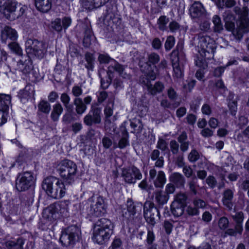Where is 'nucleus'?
<instances>
[{
    "instance_id": "1",
    "label": "nucleus",
    "mask_w": 249,
    "mask_h": 249,
    "mask_svg": "<svg viewBox=\"0 0 249 249\" xmlns=\"http://www.w3.org/2000/svg\"><path fill=\"white\" fill-rule=\"evenodd\" d=\"M234 11L239 15V19L236 22V28H235L234 21H229L227 18H225V26L228 31L232 32L235 38L239 41L244 34L249 32V9L247 7H244L242 10L238 7H235Z\"/></svg>"
},
{
    "instance_id": "2",
    "label": "nucleus",
    "mask_w": 249,
    "mask_h": 249,
    "mask_svg": "<svg viewBox=\"0 0 249 249\" xmlns=\"http://www.w3.org/2000/svg\"><path fill=\"white\" fill-rule=\"evenodd\" d=\"M113 224L109 219L104 218L99 219L93 228L92 241L99 245L106 244L113 234Z\"/></svg>"
},
{
    "instance_id": "3",
    "label": "nucleus",
    "mask_w": 249,
    "mask_h": 249,
    "mask_svg": "<svg viewBox=\"0 0 249 249\" xmlns=\"http://www.w3.org/2000/svg\"><path fill=\"white\" fill-rule=\"evenodd\" d=\"M197 49L198 52L197 60L196 65L200 67L201 63L213 57V53L216 49L215 41L209 36L202 34L198 35L197 36Z\"/></svg>"
},
{
    "instance_id": "4",
    "label": "nucleus",
    "mask_w": 249,
    "mask_h": 249,
    "mask_svg": "<svg viewBox=\"0 0 249 249\" xmlns=\"http://www.w3.org/2000/svg\"><path fill=\"white\" fill-rule=\"evenodd\" d=\"M80 210L83 213L95 217L102 216L106 212L107 205L101 196H93L87 201L80 203Z\"/></svg>"
},
{
    "instance_id": "5",
    "label": "nucleus",
    "mask_w": 249,
    "mask_h": 249,
    "mask_svg": "<svg viewBox=\"0 0 249 249\" xmlns=\"http://www.w3.org/2000/svg\"><path fill=\"white\" fill-rule=\"evenodd\" d=\"M56 169L61 178L71 183L73 181L76 176L77 165L73 161L65 159L57 164Z\"/></svg>"
},
{
    "instance_id": "6",
    "label": "nucleus",
    "mask_w": 249,
    "mask_h": 249,
    "mask_svg": "<svg viewBox=\"0 0 249 249\" xmlns=\"http://www.w3.org/2000/svg\"><path fill=\"white\" fill-rule=\"evenodd\" d=\"M80 235L81 231L78 228L69 227L62 232L60 241L64 246L73 244L79 240Z\"/></svg>"
},
{
    "instance_id": "7",
    "label": "nucleus",
    "mask_w": 249,
    "mask_h": 249,
    "mask_svg": "<svg viewBox=\"0 0 249 249\" xmlns=\"http://www.w3.org/2000/svg\"><path fill=\"white\" fill-rule=\"evenodd\" d=\"M124 66L120 64L117 62L112 61L111 65L108 66V71L107 74L108 75V78L106 82L103 79H101V87L106 89L107 88L111 82L112 78L113 77V73L115 71L118 72L122 77L124 78H129V75L126 74L125 72H124Z\"/></svg>"
},
{
    "instance_id": "8",
    "label": "nucleus",
    "mask_w": 249,
    "mask_h": 249,
    "mask_svg": "<svg viewBox=\"0 0 249 249\" xmlns=\"http://www.w3.org/2000/svg\"><path fill=\"white\" fill-rule=\"evenodd\" d=\"M35 178L31 172H25L19 174L16 179V187L19 191H24L33 186Z\"/></svg>"
},
{
    "instance_id": "9",
    "label": "nucleus",
    "mask_w": 249,
    "mask_h": 249,
    "mask_svg": "<svg viewBox=\"0 0 249 249\" xmlns=\"http://www.w3.org/2000/svg\"><path fill=\"white\" fill-rule=\"evenodd\" d=\"M156 75L157 72L152 70L146 73V79L143 81L148 92L153 95L161 92L164 89V86L161 82H156L154 84L151 83L150 80H154L156 78Z\"/></svg>"
},
{
    "instance_id": "10",
    "label": "nucleus",
    "mask_w": 249,
    "mask_h": 249,
    "mask_svg": "<svg viewBox=\"0 0 249 249\" xmlns=\"http://www.w3.org/2000/svg\"><path fill=\"white\" fill-rule=\"evenodd\" d=\"M186 199L187 196L183 193H178L175 196L171 205V212L175 216L178 217L182 215Z\"/></svg>"
},
{
    "instance_id": "11",
    "label": "nucleus",
    "mask_w": 249,
    "mask_h": 249,
    "mask_svg": "<svg viewBox=\"0 0 249 249\" xmlns=\"http://www.w3.org/2000/svg\"><path fill=\"white\" fill-rule=\"evenodd\" d=\"M11 100V97L10 95L0 94V126L7 121Z\"/></svg>"
},
{
    "instance_id": "12",
    "label": "nucleus",
    "mask_w": 249,
    "mask_h": 249,
    "mask_svg": "<svg viewBox=\"0 0 249 249\" xmlns=\"http://www.w3.org/2000/svg\"><path fill=\"white\" fill-rule=\"evenodd\" d=\"M125 181L128 183H134L136 179H141L142 174L139 169L135 166L123 169L122 174Z\"/></svg>"
},
{
    "instance_id": "13",
    "label": "nucleus",
    "mask_w": 249,
    "mask_h": 249,
    "mask_svg": "<svg viewBox=\"0 0 249 249\" xmlns=\"http://www.w3.org/2000/svg\"><path fill=\"white\" fill-rule=\"evenodd\" d=\"M155 213L160 214L158 209L154 208V204L150 201H146L143 206V214L146 221L152 225L156 223Z\"/></svg>"
},
{
    "instance_id": "14",
    "label": "nucleus",
    "mask_w": 249,
    "mask_h": 249,
    "mask_svg": "<svg viewBox=\"0 0 249 249\" xmlns=\"http://www.w3.org/2000/svg\"><path fill=\"white\" fill-rule=\"evenodd\" d=\"M58 178L51 176L47 177L42 182V189L50 197L54 198Z\"/></svg>"
},
{
    "instance_id": "15",
    "label": "nucleus",
    "mask_w": 249,
    "mask_h": 249,
    "mask_svg": "<svg viewBox=\"0 0 249 249\" xmlns=\"http://www.w3.org/2000/svg\"><path fill=\"white\" fill-rule=\"evenodd\" d=\"M101 109L98 107L92 108L84 118V123L89 126L93 124H99L101 121Z\"/></svg>"
},
{
    "instance_id": "16",
    "label": "nucleus",
    "mask_w": 249,
    "mask_h": 249,
    "mask_svg": "<svg viewBox=\"0 0 249 249\" xmlns=\"http://www.w3.org/2000/svg\"><path fill=\"white\" fill-rule=\"evenodd\" d=\"M18 5V3L16 1L7 0L4 3L3 13L6 18L10 20L17 18L16 13Z\"/></svg>"
},
{
    "instance_id": "17",
    "label": "nucleus",
    "mask_w": 249,
    "mask_h": 249,
    "mask_svg": "<svg viewBox=\"0 0 249 249\" xmlns=\"http://www.w3.org/2000/svg\"><path fill=\"white\" fill-rule=\"evenodd\" d=\"M17 31L9 27L6 26L1 31V39L2 42L6 43L8 39L15 41L18 38Z\"/></svg>"
},
{
    "instance_id": "18",
    "label": "nucleus",
    "mask_w": 249,
    "mask_h": 249,
    "mask_svg": "<svg viewBox=\"0 0 249 249\" xmlns=\"http://www.w3.org/2000/svg\"><path fill=\"white\" fill-rule=\"evenodd\" d=\"M35 89L34 87L31 85H27L24 89L20 90L18 96L21 102L25 103L28 100L34 97Z\"/></svg>"
},
{
    "instance_id": "19",
    "label": "nucleus",
    "mask_w": 249,
    "mask_h": 249,
    "mask_svg": "<svg viewBox=\"0 0 249 249\" xmlns=\"http://www.w3.org/2000/svg\"><path fill=\"white\" fill-rule=\"evenodd\" d=\"M189 11L192 18H199L205 14V9L202 3L198 1L195 2L191 5Z\"/></svg>"
},
{
    "instance_id": "20",
    "label": "nucleus",
    "mask_w": 249,
    "mask_h": 249,
    "mask_svg": "<svg viewBox=\"0 0 249 249\" xmlns=\"http://www.w3.org/2000/svg\"><path fill=\"white\" fill-rule=\"evenodd\" d=\"M233 195V191L231 189H226L223 193L222 199L223 204L230 210L232 209L233 206L232 203Z\"/></svg>"
},
{
    "instance_id": "21",
    "label": "nucleus",
    "mask_w": 249,
    "mask_h": 249,
    "mask_svg": "<svg viewBox=\"0 0 249 249\" xmlns=\"http://www.w3.org/2000/svg\"><path fill=\"white\" fill-rule=\"evenodd\" d=\"M120 139L118 142L117 147L123 149L129 145V134L128 132L124 128L119 134Z\"/></svg>"
},
{
    "instance_id": "22",
    "label": "nucleus",
    "mask_w": 249,
    "mask_h": 249,
    "mask_svg": "<svg viewBox=\"0 0 249 249\" xmlns=\"http://www.w3.org/2000/svg\"><path fill=\"white\" fill-rule=\"evenodd\" d=\"M36 8L42 12H48L52 7L51 0H35Z\"/></svg>"
},
{
    "instance_id": "23",
    "label": "nucleus",
    "mask_w": 249,
    "mask_h": 249,
    "mask_svg": "<svg viewBox=\"0 0 249 249\" xmlns=\"http://www.w3.org/2000/svg\"><path fill=\"white\" fill-rule=\"evenodd\" d=\"M56 191L55 199L62 198L66 194L67 188L62 180L58 178L57 185L55 186Z\"/></svg>"
},
{
    "instance_id": "24",
    "label": "nucleus",
    "mask_w": 249,
    "mask_h": 249,
    "mask_svg": "<svg viewBox=\"0 0 249 249\" xmlns=\"http://www.w3.org/2000/svg\"><path fill=\"white\" fill-rule=\"evenodd\" d=\"M41 45L40 46L35 47V50L32 54L38 57V58H43L47 52L48 45L44 42L39 41Z\"/></svg>"
},
{
    "instance_id": "25",
    "label": "nucleus",
    "mask_w": 249,
    "mask_h": 249,
    "mask_svg": "<svg viewBox=\"0 0 249 249\" xmlns=\"http://www.w3.org/2000/svg\"><path fill=\"white\" fill-rule=\"evenodd\" d=\"M170 181L174 183L177 187L183 186L185 180L182 175L178 173H172L169 177Z\"/></svg>"
},
{
    "instance_id": "26",
    "label": "nucleus",
    "mask_w": 249,
    "mask_h": 249,
    "mask_svg": "<svg viewBox=\"0 0 249 249\" xmlns=\"http://www.w3.org/2000/svg\"><path fill=\"white\" fill-rule=\"evenodd\" d=\"M82 5L86 9L92 10L100 7L101 3L100 0H83Z\"/></svg>"
},
{
    "instance_id": "27",
    "label": "nucleus",
    "mask_w": 249,
    "mask_h": 249,
    "mask_svg": "<svg viewBox=\"0 0 249 249\" xmlns=\"http://www.w3.org/2000/svg\"><path fill=\"white\" fill-rule=\"evenodd\" d=\"M40 46L41 45L39 43V41L36 39L29 38L25 42L26 51L29 54H32L35 50V47Z\"/></svg>"
},
{
    "instance_id": "28",
    "label": "nucleus",
    "mask_w": 249,
    "mask_h": 249,
    "mask_svg": "<svg viewBox=\"0 0 249 249\" xmlns=\"http://www.w3.org/2000/svg\"><path fill=\"white\" fill-rule=\"evenodd\" d=\"M155 199L159 205H163L167 202L169 199V196L161 191H158L155 194Z\"/></svg>"
},
{
    "instance_id": "29",
    "label": "nucleus",
    "mask_w": 249,
    "mask_h": 249,
    "mask_svg": "<svg viewBox=\"0 0 249 249\" xmlns=\"http://www.w3.org/2000/svg\"><path fill=\"white\" fill-rule=\"evenodd\" d=\"M73 103L76 107V111L78 114L81 115L86 110L87 107L81 98H76Z\"/></svg>"
},
{
    "instance_id": "30",
    "label": "nucleus",
    "mask_w": 249,
    "mask_h": 249,
    "mask_svg": "<svg viewBox=\"0 0 249 249\" xmlns=\"http://www.w3.org/2000/svg\"><path fill=\"white\" fill-rule=\"evenodd\" d=\"M63 107L60 103L55 104L53 107V110L51 113V118L54 121L58 120L59 116L63 112Z\"/></svg>"
},
{
    "instance_id": "31",
    "label": "nucleus",
    "mask_w": 249,
    "mask_h": 249,
    "mask_svg": "<svg viewBox=\"0 0 249 249\" xmlns=\"http://www.w3.org/2000/svg\"><path fill=\"white\" fill-rule=\"evenodd\" d=\"M212 21L214 25V31L221 33L224 28L220 18L218 15H214L213 17Z\"/></svg>"
},
{
    "instance_id": "32",
    "label": "nucleus",
    "mask_w": 249,
    "mask_h": 249,
    "mask_svg": "<svg viewBox=\"0 0 249 249\" xmlns=\"http://www.w3.org/2000/svg\"><path fill=\"white\" fill-rule=\"evenodd\" d=\"M166 181L164 173L160 171L158 172L157 178L154 181V184L156 187H162Z\"/></svg>"
},
{
    "instance_id": "33",
    "label": "nucleus",
    "mask_w": 249,
    "mask_h": 249,
    "mask_svg": "<svg viewBox=\"0 0 249 249\" xmlns=\"http://www.w3.org/2000/svg\"><path fill=\"white\" fill-rule=\"evenodd\" d=\"M24 242L21 239H18L16 242L9 241L6 246L8 249H22Z\"/></svg>"
},
{
    "instance_id": "34",
    "label": "nucleus",
    "mask_w": 249,
    "mask_h": 249,
    "mask_svg": "<svg viewBox=\"0 0 249 249\" xmlns=\"http://www.w3.org/2000/svg\"><path fill=\"white\" fill-rule=\"evenodd\" d=\"M127 211L124 209L123 211V215L127 217V215H133L136 213V208L131 201H127Z\"/></svg>"
},
{
    "instance_id": "35",
    "label": "nucleus",
    "mask_w": 249,
    "mask_h": 249,
    "mask_svg": "<svg viewBox=\"0 0 249 249\" xmlns=\"http://www.w3.org/2000/svg\"><path fill=\"white\" fill-rule=\"evenodd\" d=\"M38 109L44 113H49L51 110L50 104L45 100H41L38 105Z\"/></svg>"
},
{
    "instance_id": "36",
    "label": "nucleus",
    "mask_w": 249,
    "mask_h": 249,
    "mask_svg": "<svg viewBox=\"0 0 249 249\" xmlns=\"http://www.w3.org/2000/svg\"><path fill=\"white\" fill-rule=\"evenodd\" d=\"M9 49L13 53L17 55H21L22 54V50L18 44L14 41L13 42L8 44Z\"/></svg>"
},
{
    "instance_id": "37",
    "label": "nucleus",
    "mask_w": 249,
    "mask_h": 249,
    "mask_svg": "<svg viewBox=\"0 0 249 249\" xmlns=\"http://www.w3.org/2000/svg\"><path fill=\"white\" fill-rule=\"evenodd\" d=\"M102 143L105 149H109L112 145H114V148L117 147L116 142H113L112 140L107 136H104L102 138Z\"/></svg>"
},
{
    "instance_id": "38",
    "label": "nucleus",
    "mask_w": 249,
    "mask_h": 249,
    "mask_svg": "<svg viewBox=\"0 0 249 249\" xmlns=\"http://www.w3.org/2000/svg\"><path fill=\"white\" fill-rule=\"evenodd\" d=\"M169 22V19L165 16H160L157 21L158 28L160 30L164 31L166 29V25Z\"/></svg>"
},
{
    "instance_id": "39",
    "label": "nucleus",
    "mask_w": 249,
    "mask_h": 249,
    "mask_svg": "<svg viewBox=\"0 0 249 249\" xmlns=\"http://www.w3.org/2000/svg\"><path fill=\"white\" fill-rule=\"evenodd\" d=\"M176 59V62H172L174 75L177 78H180L183 76V72L177 62L178 61V58H177Z\"/></svg>"
},
{
    "instance_id": "40",
    "label": "nucleus",
    "mask_w": 249,
    "mask_h": 249,
    "mask_svg": "<svg viewBox=\"0 0 249 249\" xmlns=\"http://www.w3.org/2000/svg\"><path fill=\"white\" fill-rule=\"evenodd\" d=\"M85 59L87 62L86 68L89 70H92L94 65V58L92 54L87 53L85 54Z\"/></svg>"
},
{
    "instance_id": "41",
    "label": "nucleus",
    "mask_w": 249,
    "mask_h": 249,
    "mask_svg": "<svg viewBox=\"0 0 249 249\" xmlns=\"http://www.w3.org/2000/svg\"><path fill=\"white\" fill-rule=\"evenodd\" d=\"M249 139V125L241 133L238 134L237 139L238 141L245 142Z\"/></svg>"
},
{
    "instance_id": "42",
    "label": "nucleus",
    "mask_w": 249,
    "mask_h": 249,
    "mask_svg": "<svg viewBox=\"0 0 249 249\" xmlns=\"http://www.w3.org/2000/svg\"><path fill=\"white\" fill-rule=\"evenodd\" d=\"M98 60L100 62V63H110V65L109 66L111 65V63L112 61L117 62L115 60L112 59L110 58L108 55L107 54H100L98 56Z\"/></svg>"
},
{
    "instance_id": "43",
    "label": "nucleus",
    "mask_w": 249,
    "mask_h": 249,
    "mask_svg": "<svg viewBox=\"0 0 249 249\" xmlns=\"http://www.w3.org/2000/svg\"><path fill=\"white\" fill-rule=\"evenodd\" d=\"M200 158L198 152L196 149L191 150L188 156V159L190 162H194Z\"/></svg>"
},
{
    "instance_id": "44",
    "label": "nucleus",
    "mask_w": 249,
    "mask_h": 249,
    "mask_svg": "<svg viewBox=\"0 0 249 249\" xmlns=\"http://www.w3.org/2000/svg\"><path fill=\"white\" fill-rule=\"evenodd\" d=\"M229 224V221L228 219L226 217H222L219 218L218 221V227L222 230L226 229Z\"/></svg>"
},
{
    "instance_id": "45",
    "label": "nucleus",
    "mask_w": 249,
    "mask_h": 249,
    "mask_svg": "<svg viewBox=\"0 0 249 249\" xmlns=\"http://www.w3.org/2000/svg\"><path fill=\"white\" fill-rule=\"evenodd\" d=\"M52 27L57 32H60L62 31L63 27L61 23V20L59 18H55L52 22Z\"/></svg>"
},
{
    "instance_id": "46",
    "label": "nucleus",
    "mask_w": 249,
    "mask_h": 249,
    "mask_svg": "<svg viewBox=\"0 0 249 249\" xmlns=\"http://www.w3.org/2000/svg\"><path fill=\"white\" fill-rule=\"evenodd\" d=\"M175 39L173 36H169L165 43V48L166 50L169 51L175 45Z\"/></svg>"
},
{
    "instance_id": "47",
    "label": "nucleus",
    "mask_w": 249,
    "mask_h": 249,
    "mask_svg": "<svg viewBox=\"0 0 249 249\" xmlns=\"http://www.w3.org/2000/svg\"><path fill=\"white\" fill-rule=\"evenodd\" d=\"M70 97L66 93H63L60 96V100L63 104L65 108L68 109L70 107Z\"/></svg>"
},
{
    "instance_id": "48",
    "label": "nucleus",
    "mask_w": 249,
    "mask_h": 249,
    "mask_svg": "<svg viewBox=\"0 0 249 249\" xmlns=\"http://www.w3.org/2000/svg\"><path fill=\"white\" fill-rule=\"evenodd\" d=\"M228 107L231 114L235 116L237 110V102L235 101H230L228 103Z\"/></svg>"
},
{
    "instance_id": "49",
    "label": "nucleus",
    "mask_w": 249,
    "mask_h": 249,
    "mask_svg": "<svg viewBox=\"0 0 249 249\" xmlns=\"http://www.w3.org/2000/svg\"><path fill=\"white\" fill-rule=\"evenodd\" d=\"M160 61L159 55L155 53H153L148 55V62L152 64H155L158 63Z\"/></svg>"
},
{
    "instance_id": "50",
    "label": "nucleus",
    "mask_w": 249,
    "mask_h": 249,
    "mask_svg": "<svg viewBox=\"0 0 249 249\" xmlns=\"http://www.w3.org/2000/svg\"><path fill=\"white\" fill-rule=\"evenodd\" d=\"M157 148L161 151H165L168 148L166 141L162 139H159L157 144Z\"/></svg>"
},
{
    "instance_id": "51",
    "label": "nucleus",
    "mask_w": 249,
    "mask_h": 249,
    "mask_svg": "<svg viewBox=\"0 0 249 249\" xmlns=\"http://www.w3.org/2000/svg\"><path fill=\"white\" fill-rule=\"evenodd\" d=\"M232 218L236 223H243L244 220V214L241 212L236 213L235 215H232Z\"/></svg>"
},
{
    "instance_id": "52",
    "label": "nucleus",
    "mask_w": 249,
    "mask_h": 249,
    "mask_svg": "<svg viewBox=\"0 0 249 249\" xmlns=\"http://www.w3.org/2000/svg\"><path fill=\"white\" fill-rule=\"evenodd\" d=\"M62 27L65 30L68 29L71 24V19L69 17H65L61 21Z\"/></svg>"
},
{
    "instance_id": "53",
    "label": "nucleus",
    "mask_w": 249,
    "mask_h": 249,
    "mask_svg": "<svg viewBox=\"0 0 249 249\" xmlns=\"http://www.w3.org/2000/svg\"><path fill=\"white\" fill-rule=\"evenodd\" d=\"M193 204L196 208H203L206 206V202L202 199L196 198L193 201Z\"/></svg>"
},
{
    "instance_id": "54",
    "label": "nucleus",
    "mask_w": 249,
    "mask_h": 249,
    "mask_svg": "<svg viewBox=\"0 0 249 249\" xmlns=\"http://www.w3.org/2000/svg\"><path fill=\"white\" fill-rule=\"evenodd\" d=\"M170 146L173 154H176L178 153L179 145L176 141H171L170 142Z\"/></svg>"
},
{
    "instance_id": "55",
    "label": "nucleus",
    "mask_w": 249,
    "mask_h": 249,
    "mask_svg": "<svg viewBox=\"0 0 249 249\" xmlns=\"http://www.w3.org/2000/svg\"><path fill=\"white\" fill-rule=\"evenodd\" d=\"M201 111L203 114L210 115L212 113V109L209 105L205 104L201 107Z\"/></svg>"
},
{
    "instance_id": "56",
    "label": "nucleus",
    "mask_w": 249,
    "mask_h": 249,
    "mask_svg": "<svg viewBox=\"0 0 249 249\" xmlns=\"http://www.w3.org/2000/svg\"><path fill=\"white\" fill-rule=\"evenodd\" d=\"M167 94L171 100H174L177 98V92L173 88L171 87L167 90Z\"/></svg>"
},
{
    "instance_id": "57",
    "label": "nucleus",
    "mask_w": 249,
    "mask_h": 249,
    "mask_svg": "<svg viewBox=\"0 0 249 249\" xmlns=\"http://www.w3.org/2000/svg\"><path fill=\"white\" fill-rule=\"evenodd\" d=\"M72 93L74 96L79 97L82 94L83 90L80 87L75 86L72 89Z\"/></svg>"
},
{
    "instance_id": "58",
    "label": "nucleus",
    "mask_w": 249,
    "mask_h": 249,
    "mask_svg": "<svg viewBox=\"0 0 249 249\" xmlns=\"http://www.w3.org/2000/svg\"><path fill=\"white\" fill-rule=\"evenodd\" d=\"M240 189L246 191L249 189V180H244L239 182Z\"/></svg>"
},
{
    "instance_id": "59",
    "label": "nucleus",
    "mask_w": 249,
    "mask_h": 249,
    "mask_svg": "<svg viewBox=\"0 0 249 249\" xmlns=\"http://www.w3.org/2000/svg\"><path fill=\"white\" fill-rule=\"evenodd\" d=\"M206 182L207 184L211 188H213L215 186L216 181L215 178L213 176H209L206 179Z\"/></svg>"
},
{
    "instance_id": "60",
    "label": "nucleus",
    "mask_w": 249,
    "mask_h": 249,
    "mask_svg": "<svg viewBox=\"0 0 249 249\" xmlns=\"http://www.w3.org/2000/svg\"><path fill=\"white\" fill-rule=\"evenodd\" d=\"M155 240V235L153 232L149 230L147 232V244L150 245Z\"/></svg>"
},
{
    "instance_id": "61",
    "label": "nucleus",
    "mask_w": 249,
    "mask_h": 249,
    "mask_svg": "<svg viewBox=\"0 0 249 249\" xmlns=\"http://www.w3.org/2000/svg\"><path fill=\"white\" fill-rule=\"evenodd\" d=\"M186 211L187 213L190 215H197L198 213V210L196 208H194L190 206L187 207Z\"/></svg>"
},
{
    "instance_id": "62",
    "label": "nucleus",
    "mask_w": 249,
    "mask_h": 249,
    "mask_svg": "<svg viewBox=\"0 0 249 249\" xmlns=\"http://www.w3.org/2000/svg\"><path fill=\"white\" fill-rule=\"evenodd\" d=\"M213 131L208 128H204L201 131V134L204 137H209L213 135Z\"/></svg>"
},
{
    "instance_id": "63",
    "label": "nucleus",
    "mask_w": 249,
    "mask_h": 249,
    "mask_svg": "<svg viewBox=\"0 0 249 249\" xmlns=\"http://www.w3.org/2000/svg\"><path fill=\"white\" fill-rule=\"evenodd\" d=\"M169 28L172 32L177 31L179 28V25L176 21H172L169 24Z\"/></svg>"
},
{
    "instance_id": "64",
    "label": "nucleus",
    "mask_w": 249,
    "mask_h": 249,
    "mask_svg": "<svg viewBox=\"0 0 249 249\" xmlns=\"http://www.w3.org/2000/svg\"><path fill=\"white\" fill-rule=\"evenodd\" d=\"M107 94L106 91H100L98 94V102L102 103L107 99Z\"/></svg>"
}]
</instances>
